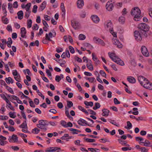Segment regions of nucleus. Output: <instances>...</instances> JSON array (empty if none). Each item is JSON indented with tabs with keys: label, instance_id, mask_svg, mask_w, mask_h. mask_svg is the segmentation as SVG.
Instances as JSON below:
<instances>
[{
	"label": "nucleus",
	"instance_id": "f257e3e1",
	"mask_svg": "<svg viewBox=\"0 0 152 152\" xmlns=\"http://www.w3.org/2000/svg\"><path fill=\"white\" fill-rule=\"evenodd\" d=\"M141 11L138 7H134L131 12V14L134 17V19L135 21H138L141 19Z\"/></svg>",
	"mask_w": 152,
	"mask_h": 152
},
{
	"label": "nucleus",
	"instance_id": "f03ea898",
	"mask_svg": "<svg viewBox=\"0 0 152 152\" xmlns=\"http://www.w3.org/2000/svg\"><path fill=\"white\" fill-rule=\"evenodd\" d=\"M108 54L110 57L114 62L122 66L124 65V61L117 56L115 53L109 52Z\"/></svg>",
	"mask_w": 152,
	"mask_h": 152
},
{
	"label": "nucleus",
	"instance_id": "7ed1b4c3",
	"mask_svg": "<svg viewBox=\"0 0 152 152\" xmlns=\"http://www.w3.org/2000/svg\"><path fill=\"white\" fill-rule=\"evenodd\" d=\"M48 125V124L46 121L41 120L39 121V124L37 125V126L38 128L46 131L47 130L46 126Z\"/></svg>",
	"mask_w": 152,
	"mask_h": 152
},
{
	"label": "nucleus",
	"instance_id": "20e7f679",
	"mask_svg": "<svg viewBox=\"0 0 152 152\" xmlns=\"http://www.w3.org/2000/svg\"><path fill=\"white\" fill-rule=\"evenodd\" d=\"M105 28L107 30H109L110 33L113 31V25L110 20H108L105 21L104 24Z\"/></svg>",
	"mask_w": 152,
	"mask_h": 152
},
{
	"label": "nucleus",
	"instance_id": "39448f33",
	"mask_svg": "<svg viewBox=\"0 0 152 152\" xmlns=\"http://www.w3.org/2000/svg\"><path fill=\"white\" fill-rule=\"evenodd\" d=\"M138 28L141 31H148L149 29V27L148 25L144 23H140L138 26Z\"/></svg>",
	"mask_w": 152,
	"mask_h": 152
},
{
	"label": "nucleus",
	"instance_id": "423d86ee",
	"mask_svg": "<svg viewBox=\"0 0 152 152\" xmlns=\"http://www.w3.org/2000/svg\"><path fill=\"white\" fill-rule=\"evenodd\" d=\"M134 33L136 40L137 41H141L142 39L141 34H142V32L140 31H135L134 32Z\"/></svg>",
	"mask_w": 152,
	"mask_h": 152
},
{
	"label": "nucleus",
	"instance_id": "0eeeda50",
	"mask_svg": "<svg viewBox=\"0 0 152 152\" xmlns=\"http://www.w3.org/2000/svg\"><path fill=\"white\" fill-rule=\"evenodd\" d=\"M71 22L72 26L75 29L78 30L80 28V24L78 21L73 20H72Z\"/></svg>",
	"mask_w": 152,
	"mask_h": 152
},
{
	"label": "nucleus",
	"instance_id": "6e6552de",
	"mask_svg": "<svg viewBox=\"0 0 152 152\" xmlns=\"http://www.w3.org/2000/svg\"><path fill=\"white\" fill-rule=\"evenodd\" d=\"M143 83L142 86L144 87L149 90H152V83L149 82L148 80L143 82Z\"/></svg>",
	"mask_w": 152,
	"mask_h": 152
},
{
	"label": "nucleus",
	"instance_id": "1a4fd4ad",
	"mask_svg": "<svg viewBox=\"0 0 152 152\" xmlns=\"http://www.w3.org/2000/svg\"><path fill=\"white\" fill-rule=\"evenodd\" d=\"M54 34H53L52 32H50L48 34H46L45 35V40H48L49 41H52L50 39V38H52L53 37H54L56 35V33L55 32L53 31Z\"/></svg>",
	"mask_w": 152,
	"mask_h": 152
},
{
	"label": "nucleus",
	"instance_id": "9d476101",
	"mask_svg": "<svg viewBox=\"0 0 152 152\" xmlns=\"http://www.w3.org/2000/svg\"><path fill=\"white\" fill-rule=\"evenodd\" d=\"M93 40L96 43H99L102 46H104L105 45V44L104 42L102 40L96 37H94L93 38Z\"/></svg>",
	"mask_w": 152,
	"mask_h": 152
},
{
	"label": "nucleus",
	"instance_id": "9b49d317",
	"mask_svg": "<svg viewBox=\"0 0 152 152\" xmlns=\"http://www.w3.org/2000/svg\"><path fill=\"white\" fill-rule=\"evenodd\" d=\"M141 52L142 54L146 57H148L149 56V53L148 51L145 46H142L141 48Z\"/></svg>",
	"mask_w": 152,
	"mask_h": 152
},
{
	"label": "nucleus",
	"instance_id": "f8f14e48",
	"mask_svg": "<svg viewBox=\"0 0 152 152\" xmlns=\"http://www.w3.org/2000/svg\"><path fill=\"white\" fill-rule=\"evenodd\" d=\"M49 149L46 150L45 151L46 152H58L59 151L58 150H60L61 148L59 147H50L48 148Z\"/></svg>",
	"mask_w": 152,
	"mask_h": 152
},
{
	"label": "nucleus",
	"instance_id": "ddd939ff",
	"mask_svg": "<svg viewBox=\"0 0 152 152\" xmlns=\"http://www.w3.org/2000/svg\"><path fill=\"white\" fill-rule=\"evenodd\" d=\"M106 7V9L109 11H111L113 10V6L111 2L108 1L107 2Z\"/></svg>",
	"mask_w": 152,
	"mask_h": 152
},
{
	"label": "nucleus",
	"instance_id": "4468645a",
	"mask_svg": "<svg viewBox=\"0 0 152 152\" xmlns=\"http://www.w3.org/2000/svg\"><path fill=\"white\" fill-rule=\"evenodd\" d=\"M8 140L10 142H11L12 140L13 142H15L18 141V137L16 135L13 134L11 137H9Z\"/></svg>",
	"mask_w": 152,
	"mask_h": 152
},
{
	"label": "nucleus",
	"instance_id": "2eb2a0df",
	"mask_svg": "<svg viewBox=\"0 0 152 152\" xmlns=\"http://www.w3.org/2000/svg\"><path fill=\"white\" fill-rule=\"evenodd\" d=\"M84 2L83 0H78L77 2V6L79 9H81L83 6Z\"/></svg>",
	"mask_w": 152,
	"mask_h": 152
},
{
	"label": "nucleus",
	"instance_id": "dca6fc26",
	"mask_svg": "<svg viewBox=\"0 0 152 152\" xmlns=\"http://www.w3.org/2000/svg\"><path fill=\"white\" fill-rule=\"evenodd\" d=\"M113 44L116 45L119 48H122V45L120 43L118 40L116 39H114L113 40Z\"/></svg>",
	"mask_w": 152,
	"mask_h": 152
},
{
	"label": "nucleus",
	"instance_id": "f3484780",
	"mask_svg": "<svg viewBox=\"0 0 152 152\" xmlns=\"http://www.w3.org/2000/svg\"><path fill=\"white\" fill-rule=\"evenodd\" d=\"M91 18L94 22L95 23H98L100 20L98 16L96 15H92Z\"/></svg>",
	"mask_w": 152,
	"mask_h": 152
},
{
	"label": "nucleus",
	"instance_id": "a211bd4d",
	"mask_svg": "<svg viewBox=\"0 0 152 152\" xmlns=\"http://www.w3.org/2000/svg\"><path fill=\"white\" fill-rule=\"evenodd\" d=\"M78 124L81 126H84L85 124L90 126V125L88 124L87 122L85 120L82 118H80L77 121Z\"/></svg>",
	"mask_w": 152,
	"mask_h": 152
},
{
	"label": "nucleus",
	"instance_id": "6ab92c4d",
	"mask_svg": "<svg viewBox=\"0 0 152 152\" xmlns=\"http://www.w3.org/2000/svg\"><path fill=\"white\" fill-rule=\"evenodd\" d=\"M26 28L24 27L21 28L20 34L21 37L23 38H26Z\"/></svg>",
	"mask_w": 152,
	"mask_h": 152
},
{
	"label": "nucleus",
	"instance_id": "aec40b11",
	"mask_svg": "<svg viewBox=\"0 0 152 152\" xmlns=\"http://www.w3.org/2000/svg\"><path fill=\"white\" fill-rule=\"evenodd\" d=\"M138 79L139 82L142 86L144 84L143 82L147 80L144 77L141 76H139Z\"/></svg>",
	"mask_w": 152,
	"mask_h": 152
},
{
	"label": "nucleus",
	"instance_id": "412c9836",
	"mask_svg": "<svg viewBox=\"0 0 152 152\" xmlns=\"http://www.w3.org/2000/svg\"><path fill=\"white\" fill-rule=\"evenodd\" d=\"M102 111L103 112L102 114V116H107L109 115L110 112L109 110L104 108L103 109Z\"/></svg>",
	"mask_w": 152,
	"mask_h": 152
},
{
	"label": "nucleus",
	"instance_id": "4be33fe9",
	"mask_svg": "<svg viewBox=\"0 0 152 152\" xmlns=\"http://www.w3.org/2000/svg\"><path fill=\"white\" fill-rule=\"evenodd\" d=\"M127 80L130 83H134L136 82V80L133 77H130L127 78Z\"/></svg>",
	"mask_w": 152,
	"mask_h": 152
},
{
	"label": "nucleus",
	"instance_id": "5701e85b",
	"mask_svg": "<svg viewBox=\"0 0 152 152\" xmlns=\"http://www.w3.org/2000/svg\"><path fill=\"white\" fill-rule=\"evenodd\" d=\"M18 18L20 20L22 19L23 18V13L22 11H19L17 13Z\"/></svg>",
	"mask_w": 152,
	"mask_h": 152
},
{
	"label": "nucleus",
	"instance_id": "b1692460",
	"mask_svg": "<svg viewBox=\"0 0 152 152\" xmlns=\"http://www.w3.org/2000/svg\"><path fill=\"white\" fill-rule=\"evenodd\" d=\"M46 5V2L45 1H44L40 5L39 10L42 11L45 8Z\"/></svg>",
	"mask_w": 152,
	"mask_h": 152
},
{
	"label": "nucleus",
	"instance_id": "393cba45",
	"mask_svg": "<svg viewBox=\"0 0 152 152\" xmlns=\"http://www.w3.org/2000/svg\"><path fill=\"white\" fill-rule=\"evenodd\" d=\"M5 81L8 84H9L10 83H12L14 82L13 80L10 77L6 78H5Z\"/></svg>",
	"mask_w": 152,
	"mask_h": 152
},
{
	"label": "nucleus",
	"instance_id": "a878e982",
	"mask_svg": "<svg viewBox=\"0 0 152 152\" xmlns=\"http://www.w3.org/2000/svg\"><path fill=\"white\" fill-rule=\"evenodd\" d=\"M141 143H144V145L145 146H151V147L152 145H151V143L150 142L147 140H145L144 142H141Z\"/></svg>",
	"mask_w": 152,
	"mask_h": 152
},
{
	"label": "nucleus",
	"instance_id": "bb28decb",
	"mask_svg": "<svg viewBox=\"0 0 152 152\" xmlns=\"http://www.w3.org/2000/svg\"><path fill=\"white\" fill-rule=\"evenodd\" d=\"M69 130L71 131L72 132V133L73 134H77V132H81V131L79 130L72 128L69 129Z\"/></svg>",
	"mask_w": 152,
	"mask_h": 152
},
{
	"label": "nucleus",
	"instance_id": "cd10ccee",
	"mask_svg": "<svg viewBox=\"0 0 152 152\" xmlns=\"http://www.w3.org/2000/svg\"><path fill=\"white\" fill-rule=\"evenodd\" d=\"M92 59L93 60L96 62V64H99V61L98 59L94 55V53H92Z\"/></svg>",
	"mask_w": 152,
	"mask_h": 152
},
{
	"label": "nucleus",
	"instance_id": "c85d7f7f",
	"mask_svg": "<svg viewBox=\"0 0 152 152\" xmlns=\"http://www.w3.org/2000/svg\"><path fill=\"white\" fill-rule=\"evenodd\" d=\"M78 108L80 110L84 112L85 114L87 115L88 114V111L82 106H78Z\"/></svg>",
	"mask_w": 152,
	"mask_h": 152
},
{
	"label": "nucleus",
	"instance_id": "c756f323",
	"mask_svg": "<svg viewBox=\"0 0 152 152\" xmlns=\"http://www.w3.org/2000/svg\"><path fill=\"white\" fill-rule=\"evenodd\" d=\"M20 127L23 129L27 128V125L26 121H25L21 125L19 126Z\"/></svg>",
	"mask_w": 152,
	"mask_h": 152
},
{
	"label": "nucleus",
	"instance_id": "7c9ffc66",
	"mask_svg": "<svg viewBox=\"0 0 152 152\" xmlns=\"http://www.w3.org/2000/svg\"><path fill=\"white\" fill-rule=\"evenodd\" d=\"M84 104L86 106H90L92 107L93 106V103L92 102H88L87 101H85L84 102Z\"/></svg>",
	"mask_w": 152,
	"mask_h": 152
},
{
	"label": "nucleus",
	"instance_id": "2f4dec72",
	"mask_svg": "<svg viewBox=\"0 0 152 152\" xmlns=\"http://www.w3.org/2000/svg\"><path fill=\"white\" fill-rule=\"evenodd\" d=\"M100 104L98 102H96L95 104V106H94L93 109L94 110H96V109L99 108L100 107Z\"/></svg>",
	"mask_w": 152,
	"mask_h": 152
},
{
	"label": "nucleus",
	"instance_id": "473e14b6",
	"mask_svg": "<svg viewBox=\"0 0 152 152\" xmlns=\"http://www.w3.org/2000/svg\"><path fill=\"white\" fill-rule=\"evenodd\" d=\"M84 139L86 141L88 142H94L96 141L94 139L88 138L86 137H84Z\"/></svg>",
	"mask_w": 152,
	"mask_h": 152
},
{
	"label": "nucleus",
	"instance_id": "72a5a7b5",
	"mask_svg": "<svg viewBox=\"0 0 152 152\" xmlns=\"http://www.w3.org/2000/svg\"><path fill=\"white\" fill-rule=\"evenodd\" d=\"M119 21L121 23H123L125 21V18L123 16H121L119 18Z\"/></svg>",
	"mask_w": 152,
	"mask_h": 152
},
{
	"label": "nucleus",
	"instance_id": "f704fd0d",
	"mask_svg": "<svg viewBox=\"0 0 152 152\" xmlns=\"http://www.w3.org/2000/svg\"><path fill=\"white\" fill-rule=\"evenodd\" d=\"M7 7L6 4H4L2 5V9L4 11V14H5V16L7 15V11L6 10V7Z\"/></svg>",
	"mask_w": 152,
	"mask_h": 152
},
{
	"label": "nucleus",
	"instance_id": "c9c22d12",
	"mask_svg": "<svg viewBox=\"0 0 152 152\" xmlns=\"http://www.w3.org/2000/svg\"><path fill=\"white\" fill-rule=\"evenodd\" d=\"M15 114V112H13V113H12V112H10L9 113V115L10 117V118H15L16 117V115Z\"/></svg>",
	"mask_w": 152,
	"mask_h": 152
},
{
	"label": "nucleus",
	"instance_id": "e433bc0d",
	"mask_svg": "<svg viewBox=\"0 0 152 152\" xmlns=\"http://www.w3.org/2000/svg\"><path fill=\"white\" fill-rule=\"evenodd\" d=\"M86 36L82 34H80L79 36V39L80 40H84L86 39Z\"/></svg>",
	"mask_w": 152,
	"mask_h": 152
},
{
	"label": "nucleus",
	"instance_id": "4c0bfd02",
	"mask_svg": "<svg viewBox=\"0 0 152 152\" xmlns=\"http://www.w3.org/2000/svg\"><path fill=\"white\" fill-rule=\"evenodd\" d=\"M88 150L92 152H97L99 151V150L97 148H88Z\"/></svg>",
	"mask_w": 152,
	"mask_h": 152
},
{
	"label": "nucleus",
	"instance_id": "58836bf2",
	"mask_svg": "<svg viewBox=\"0 0 152 152\" xmlns=\"http://www.w3.org/2000/svg\"><path fill=\"white\" fill-rule=\"evenodd\" d=\"M110 122V123H111L112 124L116 126H117L118 127L119 126V124H117V123L114 120H112L111 119H109L108 120Z\"/></svg>",
	"mask_w": 152,
	"mask_h": 152
},
{
	"label": "nucleus",
	"instance_id": "ea45409f",
	"mask_svg": "<svg viewBox=\"0 0 152 152\" xmlns=\"http://www.w3.org/2000/svg\"><path fill=\"white\" fill-rule=\"evenodd\" d=\"M31 3H28L26 5V11H28L29 10L31 6Z\"/></svg>",
	"mask_w": 152,
	"mask_h": 152
},
{
	"label": "nucleus",
	"instance_id": "a19ab883",
	"mask_svg": "<svg viewBox=\"0 0 152 152\" xmlns=\"http://www.w3.org/2000/svg\"><path fill=\"white\" fill-rule=\"evenodd\" d=\"M32 21L31 19H30L27 21V27L28 28H31V27Z\"/></svg>",
	"mask_w": 152,
	"mask_h": 152
},
{
	"label": "nucleus",
	"instance_id": "79ce46f5",
	"mask_svg": "<svg viewBox=\"0 0 152 152\" xmlns=\"http://www.w3.org/2000/svg\"><path fill=\"white\" fill-rule=\"evenodd\" d=\"M127 126L128 127H125V128L127 129H129L132 127V124L129 121H128L127 122Z\"/></svg>",
	"mask_w": 152,
	"mask_h": 152
},
{
	"label": "nucleus",
	"instance_id": "37998d69",
	"mask_svg": "<svg viewBox=\"0 0 152 152\" xmlns=\"http://www.w3.org/2000/svg\"><path fill=\"white\" fill-rule=\"evenodd\" d=\"M67 106L69 108H70L73 105V104L72 101H67Z\"/></svg>",
	"mask_w": 152,
	"mask_h": 152
},
{
	"label": "nucleus",
	"instance_id": "c03bdc74",
	"mask_svg": "<svg viewBox=\"0 0 152 152\" xmlns=\"http://www.w3.org/2000/svg\"><path fill=\"white\" fill-rule=\"evenodd\" d=\"M118 140L120 143L122 145H125L127 143V142L126 141L123 140L121 139H118Z\"/></svg>",
	"mask_w": 152,
	"mask_h": 152
},
{
	"label": "nucleus",
	"instance_id": "a18cd8bd",
	"mask_svg": "<svg viewBox=\"0 0 152 152\" xmlns=\"http://www.w3.org/2000/svg\"><path fill=\"white\" fill-rule=\"evenodd\" d=\"M86 66L90 70L92 71L94 69L92 64H86Z\"/></svg>",
	"mask_w": 152,
	"mask_h": 152
},
{
	"label": "nucleus",
	"instance_id": "49530a36",
	"mask_svg": "<svg viewBox=\"0 0 152 152\" xmlns=\"http://www.w3.org/2000/svg\"><path fill=\"white\" fill-rule=\"evenodd\" d=\"M29 102L30 104V105L31 107L34 108L35 107V106L34 104L33 101L30 99H29Z\"/></svg>",
	"mask_w": 152,
	"mask_h": 152
},
{
	"label": "nucleus",
	"instance_id": "de8ad7c7",
	"mask_svg": "<svg viewBox=\"0 0 152 152\" xmlns=\"http://www.w3.org/2000/svg\"><path fill=\"white\" fill-rule=\"evenodd\" d=\"M8 117L7 116H0V119L2 120H6L8 119Z\"/></svg>",
	"mask_w": 152,
	"mask_h": 152
},
{
	"label": "nucleus",
	"instance_id": "09e8293b",
	"mask_svg": "<svg viewBox=\"0 0 152 152\" xmlns=\"http://www.w3.org/2000/svg\"><path fill=\"white\" fill-rule=\"evenodd\" d=\"M140 150L141 152H148V149L144 147H142L140 148Z\"/></svg>",
	"mask_w": 152,
	"mask_h": 152
},
{
	"label": "nucleus",
	"instance_id": "8fccbe9b",
	"mask_svg": "<svg viewBox=\"0 0 152 152\" xmlns=\"http://www.w3.org/2000/svg\"><path fill=\"white\" fill-rule=\"evenodd\" d=\"M65 113L66 116L68 118H72V117L71 116L69 115L68 109H67L66 108V109Z\"/></svg>",
	"mask_w": 152,
	"mask_h": 152
},
{
	"label": "nucleus",
	"instance_id": "3c124183",
	"mask_svg": "<svg viewBox=\"0 0 152 152\" xmlns=\"http://www.w3.org/2000/svg\"><path fill=\"white\" fill-rule=\"evenodd\" d=\"M33 131H34V134H37L39 132L40 130L38 129L37 128H36L32 129V132H33Z\"/></svg>",
	"mask_w": 152,
	"mask_h": 152
},
{
	"label": "nucleus",
	"instance_id": "603ef678",
	"mask_svg": "<svg viewBox=\"0 0 152 152\" xmlns=\"http://www.w3.org/2000/svg\"><path fill=\"white\" fill-rule=\"evenodd\" d=\"M2 20L3 21V22L4 24H6L8 23V19L7 18H5L3 17L2 18Z\"/></svg>",
	"mask_w": 152,
	"mask_h": 152
},
{
	"label": "nucleus",
	"instance_id": "864d4df0",
	"mask_svg": "<svg viewBox=\"0 0 152 152\" xmlns=\"http://www.w3.org/2000/svg\"><path fill=\"white\" fill-rule=\"evenodd\" d=\"M7 30L9 32H12V29L10 25H8L6 28Z\"/></svg>",
	"mask_w": 152,
	"mask_h": 152
},
{
	"label": "nucleus",
	"instance_id": "5fc2aeb1",
	"mask_svg": "<svg viewBox=\"0 0 152 152\" xmlns=\"http://www.w3.org/2000/svg\"><path fill=\"white\" fill-rule=\"evenodd\" d=\"M6 88L10 93H12V94H14V92L12 89L10 87H9L8 86H7V88Z\"/></svg>",
	"mask_w": 152,
	"mask_h": 152
},
{
	"label": "nucleus",
	"instance_id": "6e6d98bb",
	"mask_svg": "<svg viewBox=\"0 0 152 152\" xmlns=\"http://www.w3.org/2000/svg\"><path fill=\"white\" fill-rule=\"evenodd\" d=\"M96 72L97 73V79H96L98 81H99V82H100V83H103V82L101 80V79L99 77V74L98 73V72H97V71H96Z\"/></svg>",
	"mask_w": 152,
	"mask_h": 152
},
{
	"label": "nucleus",
	"instance_id": "4d7b16f0",
	"mask_svg": "<svg viewBox=\"0 0 152 152\" xmlns=\"http://www.w3.org/2000/svg\"><path fill=\"white\" fill-rule=\"evenodd\" d=\"M99 73L103 77H106V75L104 71L100 70Z\"/></svg>",
	"mask_w": 152,
	"mask_h": 152
},
{
	"label": "nucleus",
	"instance_id": "13d9d810",
	"mask_svg": "<svg viewBox=\"0 0 152 152\" xmlns=\"http://www.w3.org/2000/svg\"><path fill=\"white\" fill-rule=\"evenodd\" d=\"M37 8H38L37 6V5H34L33 7V9L32 12L34 13H36L37 12Z\"/></svg>",
	"mask_w": 152,
	"mask_h": 152
},
{
	"label": "nucleus",
	"instance_id": "bf43d9fd",
	"mask_svg": "<svg viewBox=\"0 0 152 152\" xmlns=\"http://www.w3.org/2000/svg\"><path fill=\"white\" fill-rule=\"evenodd\" d=\"M30 12H31L29 11H26V12L25 13L24 16L25 18H28L29 16Z\"/></svg>",
	"mask_w": 152,
	"mask_h": 152
},
{
	"label": "nucleus",
	"instance_id": "052dcab7",
	"mask_svg": "<svg viewBox=\"0 0 152 152\" xmlns=\"http://www.w3.org/2000/svg\"><path fill=\"white\" fill-rule=\"evenodd\" d=\"M69 49L71 53H75L74 49L72 46H69Z\"/></svg>",
	"mask_w": 152,
	"mask_h": 152
},
{
	"label": "nucleus",
	"instance_id": "680f3d73",
	"mask_svg": "<svg viewBox=\"0 0 152 152\" xmlns=\"http://www.w3.org/2000/svg\"><path fill=\"white\" fill-rule=\"evenodd\" d=\"M75 59L78 62L81 63L82 62V60L81 58L77 56H75Z\"/></svg>",
	"mask_w": 152,
	"mask_h": 152
},
{
	"label": "nucleus",
	"instance_id": "e2e57ef3",
	"mask_svg": "<svg viewBox=\"0 0 152 152\" xmlns=\"http://www.w3.org/2000/svg\"><path fill=\"white\" fill-rule=\"evenodd\" d=\"M61 80V78L60 76L56 75V76L55 80L58 82H59Z\"/></svg>",
	"mask_w": 152,
	"mask_h": 152
},
{
	"label": "nucleus",
	"instance_id": "0e129e2a",
	"mask_svg": "<svg viewBox=\"0 0 152 152\" xmlns=\"http://www.w3.org/2000/svg\"><path fill=\"white\" fill-rule=\"evenodd\" d=\"M60 7L62 11H64L65 10L64 3H61Z\"/></svg>",
	"mask_w": 152,
	"mask_h": 152
},
{
	"label": "nucleus",
	"instance_id": "69168bd1",
	"mask_svg": "<svg viewBox=\"0 0 152 152\" xmlns=\"http://www.w3.org/2000/svg\"><path fill=\"white\" fill-rule=\"evenodd\" d=\"M57 106L60 109H61L63 107V105L61 102H59L57 104Z\"/></svg>",
	"mask_w": 152,
	"mask_h": 152
},
{
	"label": "nucleus",
	"instance_id": "338daca9",
	"mask_svg": "<svg viewBox=\"0 0 152 152\" xmlns=\"http://www.w3.org/2000/svg\"><path fill=\"white\" fill-rule=\"evenodd\" d=\"M114 104H120L121 103L120 102L118 101L117 99L116 98H114Z\"/></svg>",
	"mask_w": 152,
	"mask_h": 152
},
{
	"label": "nucleus",
	"instance_id": "774afa93",
	"mask_svg": "<svg viewBox=\"0 0 152 152\" xmlns=\"http://www.w3.org/2000/svg\"><path fill=\"white\" fill-rule=\"evenodd\" d=\"M61 124L62 126L66 127V123L64 121H61Z\"/></svg>",
	"mask_w": 152,
	"mask_h": 152
}]
</instances>
